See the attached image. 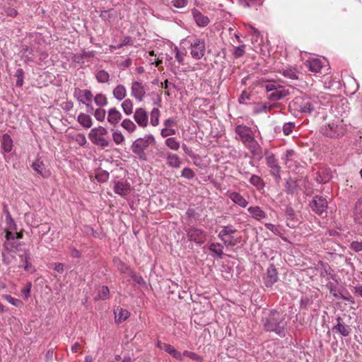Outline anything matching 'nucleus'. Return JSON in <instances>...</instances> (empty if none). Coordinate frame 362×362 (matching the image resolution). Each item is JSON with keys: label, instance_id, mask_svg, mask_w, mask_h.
Segmentation results:
<instances>
[{"label": "nucleus", "instance_id": "obj_6", "mask_svg": "<svg viewBox=\"0 0 362 362\" xmlns=\"http://www.w3.org/2000/svg\"><path fill=\"white\" fill-rule=\"evenodd\" d=\"M346 124L343 119L334 120L321 127L320 132L327 137L337 138L346 132Z\"/></svg>", "mask_w": 362, "mask_h": 362}, {"label": "nucleus", "instance_id": "obj_38", "mask_svg": "<svg viewBox=\"0 0 362 362\" xmlns=\"http://www.w3.org/2000/svg\"><path fill=\"white\" fill-rule=\"evenodd\" d=\"M20 257L21 258V261L24 263V269L27 272H33L35 270L30 262V257L29 252H25L24 255H20Z\"/></svg>", "mask_w": 362, "mask_h": 362}, {"label": "nucleus", "instance_id": "obj_29", "mask_svg": "<svg viewBox=\"0 0 362 362\" xmlns=\"http://www.w3.org/2000/svg\"><path fill=\"white\" fill-rule=\"evenodd\" d=\"M115 322L119 323L125 321L129 317V312L122 308H117L115 311Z\"/></svg>", "mask_w": 362, "mask_h": 362}, {"label": "nucleus", "instance_id": "obj_27", "mask_svg": "<svg viewBox=\"0 0 362 362\" xmlns=\"http://www.w3.org/2000/svg\"><path fill=\"white\" fill-rule=\"evenodd\" d=\"M4 213L6 214L5 218V230H16L17 226L15 221L12 218L10 212L8 211L6 207H4Z\"/></svg>", "mask_w": 362, "mask_h": 362}, {"label": "nucleus", "instance_id": "obj_24", "mask_svg": "<svg viewBox=\"0 0 362 362\" xmlns=\"http://www.w3.org/2000/svg\"><path fill=\"white\" fill-rule=\"evenodd\" d=\"M122 119L121 112L116 108L112 107L107 113V121L111 124H117Z\"/></svg>", "mask_w": 362, "mask_h": 362}, {"label": "nucleus", "instance_id": "obj_64", "mask_svg": "<svg viewBox=\"0 0 362 362\" xmlns=\"http://www.w3.org/2000/svg\"><path fill=\"white\" fill-rule=\"evenodd\" d=\"M109 288L107 286H102L98 292V296L100 299H105L109 296Z\"/></svg>", "mask_w": 362, "mask_h": 362}, {"label": "nucleus", "instance_id": "obj_56", "mask_svg": "<svg viewBox=\"0 0 362 362\" xmlns=\"http://www.w3.org/2000/svg\"><path fill=\"white\" fill-rule=\"evenodd\" d=\"M72 61L74 63L79 64L81 67L85 63V60L81 52L74 54L72 57Z\"/></svg>", "mask_w": 362, "mask_h": 362}, {"label": "nucleus", "instance_id": "obj_40", "mask_svg": "<svg viewBox=\"0 0 362 362\" xmlns=\"http://www.w3.org/2000/svg\"><path fill=\"white\" fill-rule=\"evenodd\" d=\"M294 155H295L294 151L289 149L286 151L284 156L282 158L285 165L288 168H291V167H292V163L293 161V156Z\"/></svg>", "mask_w": 362, "mask_h": 362}, {"label": "nucleus", "instance_id": "obj_14", "mask_svg": "<svg viewBox=\"0 0 362 362\" xmlns=\"http://www.w3.org/2000/svg\"><path fill=\"white\" fill-rule=\"evenodd\" d=\"M279 280L278 272L274 264L267 268L264 276V284L267 287H272Z\"/></svg>", "mask_w": 362, "mask_h": 362}, {"label": "nucleus", "instance_id": "obj_25", "mask_svg": "<svg viewBox=\"0 0 362 362\" xmlns=\"http://www.w3.org/2000/svg\"><path fill=\"white\" fill-rule=\"evenodd\" d=\"M305 65L310 71L315 73L320 72L322 67V62L317 58H312L307 60Z\"/></svg>", "mask_w": 362, "mask_h": 362}, {"label": "nucleus", "instance_id": "obj_33", "mask_svg": "<svg viewBox=\"0 0 362 362\" xmlns=\"http://www.w3.org/2000/svg\"><path fill=\"white\" fill-rule=\"evenodd\" d=\"M1 146L5 153H9L11 151L13 140L8 134H5L3 135L1 139Z\"/></svg>", "mask_w": 362, "mask_h": 362}, {"label": "nucleus", "instance_id": "obj_45", "mask_svg": "<svg viewBox=\"0 0 362 362\" xmlns=\"http://www.w3.org/2000/svg\"><path fill=\"white\" fill-rule=\"evenodd\" d=\"M94 102L98 106L103 107L107 105V99L103 93H98L94 98Z\"/></svg>", "mask_w": 362, "mask_h": 362}, {"label": "nucleus", "instance_id": "obj_30", "mask_svg": "<svg viewBox=\"0 0 362 362\" xmlns=\"http://www.w3.org/2000/svg\"><path fill=\"white\" fill-rule=\"evenodd\" d=\"M247 211L252 216V218H254L256 220L259 221L266 217L265 212L263 210H262V209L259 206H250L247 209Z\"/></svg>", "mask_w": 362, "mask_h": 362}, {"label": "nucleus", "instance_id": "obj_2", "mask_svg": "<svg viewBox=\"0 0 362 362\" xmlns=\"http://www.w3.org/2000/svg\"><path fill=\"white\" fill-rule=\"evenodd\" d=\"M322 105V101L318 95H304L296 97L290 103L289 108L303 113H310Z\"/></svg>", "mask_w": 362, "mask_h": 362}, {"label": "nucleus", "instance_id": "obj_57", "mask_svg": "<svg viewBox=\"0 0 362 362\" xmlns=\"http://www.w3.org/2000/svg\"><path fill=\"white\" fill-rule=\"evenodd\" d=\"M95 178L101 182H106L109 178V173L105 170H102L100 172H98L96 175Z\"/></svg>", "mask_w": 362, "mask_h": 362}, {"label": "nucleus", "instance_id": "obj_10", "mask_svg": "<svg viewBox=\"0 0 362 362\" xmlns=\"http://www.w3.org/2000/svg\"><path fill=\"white\" fill-rule=\"evenodd\" d=\"M310 206L312 210L317 215L321 216L327 215V201L322 197H315Z\"/></svg>", "mask_w": 362, "mask_h": 362}, {"label": "nucleus", "instance_id": "obj_51", "mask_svg": "<svg viewBox=\"0 0 362 362\" xmlns=\"http://www.w3.org/2000/svg\"><path fill=\"white\" fill-rule=\"evenodd\" d=\"M245 45L243 44L240 46L235 47L233 51V55L235 58H240L245 54Z\"/></svg>", "mask_w": 362, "mask_h": 362}, {"label": "nucleus", "instance_id": "obj_17", "mask_svg": "<svg viewBox=\"0 0 362 362\" xmlns=\"http://www.w3.org/2000/svg\"><path fill=\"white\" fill-rule=\"evenodd\" d=\"M289 94L288 90L281 85L272 93L267 95V98L271 102L282 100Z\"/></svg>", "mask_w": 362, "mask_h": 362}, {"label": "nucleus", "instance_id": "obj_59", "mask_svg": "<svg viewBox=\"0 0 362 362\" xmlns=\"http://www.w3.org/2000/svg\"><path fill=\"white\" fill-rule=\"evenodd\" d=\"M175 59L177 60V62L179 64H183L185 57V53L179 51L177 47H175Z\"/></svg>", "mask_w": 362, "mask_h": 362}, {"label": "nucleus", "instance_id": "obj_32", "mask_svg": "<svg viewBox=\"0 0 362 362\" xmlns=\"http://www.w3.org/2000/svg\"><path fill=\"white\" fill-rule=\"evenodd\" d=\"M354 220L362 225V197L358 199L354 208Z\"/></svg>", "mask_w": 362, "mask_h": 362}, {"label": "nucleus", "instance_id": "obj_52", "mask_svg": "<svg viewBox=\"0 0 362 362\" xmlns=\"http://www.w3.org/2000/svg\"><path fill=\"white\" fill-rule=\"evenodd\" d=\"M112 139L115 143L117 145L122 144L124 141V137L123 134L119 131L113 132Z\"/></svg>", "mask_w": 362, "mask_h": 362}, {"label": "nucleus", "instance_id": "obj_1", "mask_svg": "<svg viewBox=\"0 0 362 362\" xmlns=\"http://www.w3.org/2000/svg\"><path fill=\"white\" fill-rule=\"evenodd\" d=\"M264 329L267 332H273L280 337H284L286 333L288 321L286 315L275 310L269 311L262 320Z\"/></svg>", "mask_w": 362, "mask_h": 362}, {"label": "nucleus", "instance_id": "obj_43", "mask_svg": "<svg viewBox=\"0 0 362 362\" xmlns=\"http://www.w3.org/2000/svg\"><path fill=\"white\" fill-rule=\"evenodd\" d=\"M121 126L130 133L134 132L136 129V124L129 119H124L122 122Z\"/></svg>", "mask_w": 362, "mask_h": 362}, {"label": "nucleus", "instance_id": "obj_15", "mask_svg": "<svg viewBox=\"0 0 362 362\" xmlns=\"http://www.w3.org/2000/svg\"><path fill=\"white\" fill-rule=\"evenodd\" d=\"M134 119L141 127H146L148 124V116L147 112L144 108L139 107L136 109Z\"/></svg>", "mask_w": 362, "mask_h": 362}, {"label": "nucleus", "instance_id": "obj_63", "mask_svg": "<svg viewBox=\"0 0 362 362\" xmlns=\"http://www.w3.org/2000/svg\"><path fill=\"white\" fill-rule=\"evenodd\" d=\"M32 288V283L27 282L25 286L21 289V293L24 295L25 299H28L30 296V290Z\"/></svg>", "mask_w": 362, "mask_h": 362}, {"label": "nucleus", "instance_id": "obj_11", "mask_svg": "<svg viewBox=\"0 0 362 362\" xmlns=\"http://www.w3.org/2000/svg\"><path fill=\"white\" fill-rule=\"evenodd\" d=\"M187 235L190 241H193L197 244L202 245L206 240V233L202 229L190 227L187 230Z\"/></svg>", "mask_w": 362, "mask_h": 362}, {"label": "nucleus", "instance_id": "obj_58", "mask_svg": "<svg viewBox=\"0 0 362 362\" xmlns=\"http://www.w3.org/2000/svg\"><path fill=\"white\" fill-rule=\"evenodd\" d=\"M286 189L289 193H293L296 187V182L292 179H288L285 185Z\"/></svg>", "mask_w": 362, "mask_h": 362}, {"label": "nucleus", "instance_id": "obj_18", "mask_svg": "<svg viewBox=\"0 0 362 362\" xmlns=\"http://www.w3.org/2000/svg\"><path fill=\"white\" fill-rule=\"evenodd\" d=\"M157 346L161 349L165 351V352L170 354L173 358L182 361V354L180 351H177L172 345L163 343L160 341L157 342Z\"/></svg>", "mask_w": 362, "mask_h": 362}, {"label": "nucleus", "instance_id": "obj_53", "mask_svg": "<svg viewBox=\"0 0 362 362\" xmlns=\"http://www.w3.org/2000/svg\"><path fill=\"white\" fill-rule=\"evenodd\" d=\"M181 176L189 180L195 176V173L191 168L186 167L182 170Z\"/></svg>", "mask_w": 362, "mask_h": 362}, {"label": "nucleus", "instance_id": "obj_34", "mask_svg": "<svg viewBox=\"0 0 362 362\" xmlns=\"http://www.w3.org/2000/svg\"><path fill=\"white\" fill-rule=\"evenodd\" d=\"M277 106L278 105L276 103L270 104L269 103H259L257 104L255 112L256 113L267 112Z\"/></svg>", "mask_w": 362, "mask_h": 362}, {"label": "nucleus", "instance_id": "obj_47", "mask_svg": "<svg viewBox=\"0 0 362 362\" xmlns=\"http://www.w3.org/2000/svg\"><path fill=\"white\" fill-rule=\"evenodd\" d=\"M282 74L288 78L296 79L298 78L297 71L293 68H288L282 71Z\"/></svg>", "mask_w": 362, "mask_h": 362}, {"label": "nucleus", "instance_id": "obj_41", "mask_svg": "<svg viewBox=\"0 0 362 362\" xmlns=\"http://www.w3.org/2000/svg\"><path fill=\"white\" fill-rule=\"evenodd\" d=\"M250 182L251 185L257 187V189H262L264 187V182L263 180L256 175H252L250 177Z\"/></svg>", "mask_w": 362, "mask_h": 362}, {"label": "nucleus", "instance_id": "obj_39", "mask_svg": "<svg viewBox=\"0 0 362 362\" xmlns=\"http://www.w3.org/2000/svg\"><path fill=\"white\" fill-rule=\"evenodd\" d=\"M121 106H122V108L124 112L127 115H130L133 113L134 105H133V102L132 101L131 99H129V98L124 99V100L122 102Z\"/></svg>", "mask_w": 362, "mask_h": 362}, {"label": "nucleus", "instance_id": "obj_50", "mask_svg": "<svg viewBox=\"0 0 362 362\" xmlns=\"http://www.w3.org/2000/svg\"><path fill=\"white\" fill-rule=\"evenodd\" d=\"M176 129L173 128L164 127L160 131V135L163 138H166L168 136H173L176 134Z\"/></svg>", "mask_w": 362, "mask_h": 362}, {"label": "nucleus", "instance_id": "obj_4", "mask_svg": "<svg viewBox=\"0 0 362 362\" xmlns=\"http://www.w3.org/2000/svg\"><path fill=\"white\" fill-rule=\"evenodd\" d=\"M155 143L154 136L152 134H146L136 139L131 146V150L140 160H146L147 155L145 150Z\"/></svg>", "mask_w": 362, "mask_h": 362}, {"label": "nucleus", "instance_id": "obj_9", "mask_svg": "<svg viewBox=\"0 0 362 362\" xmlns=\"http://www.w3.org/2000/svg\"><path fill=\"white\" fill-rule=\"evenodd\" d=\"M266 163L270 169L271 175L274 177L276 182L279 183L281 180V167L273 153H267L266 155Z\"/></svg>", "mask_w": 362, "mask_h": 362}, {"label": "nucleus", "instance_id": "obj_42", "mask_svg": "<svg viewBox=\"0 0 362 362\" xmlns=\"http://www.w3.org/2000/svg\"><path fill=\"white\" fill-rule=\"evenodd\" d=\"M160 110L158 108H153L150 114L151 124L156 127L159 124Z\"/></svg>", "mask_w": 362, "mask_h": 362}, {"label": "nucleus", "instance_id": "obj_22", "mask_svg": "<svg viewBox=\"0 0 362 362\" xmlns=\"http://www.w3.org/2000/svg\"><path fill=\"white\" fill-rule=\"evenodd\" d=\"M32 167L35 171L43 177H48L51 175L49 170L46 169L45 164L40 159H36L33 163Z\"/></svg>", "mask_w": 362, "mask_h": 362}, {"label": "nucleus", "instance_id": "obj_37", "mask_svg": "<svg viewBox=\"0 0 362 362\" xmlns=\"http://www.w3.org/2000/svg\"><path fill=\"white\" fill-rule=\"evenodd\" d=\"M95 76L97 81L100 83H107L110 78L109 73L105 70H99L96 71Z\"/></svg>", "mask_w": 362, "mask_h": 362}, {"label": "nucleus", "instance_id": "obj_62", "mask_svg": "<svg viewBox=\"0 0 362 362\" xmlns=\"http://www.w3.org/2000/svg\"><path fill=\"white\" fill-rule=\"evenodd\" d=\"M74 140L78 145L81 146H84L87 142L85 135L81 133L76 135Z\"/></svg>", "mask_w": 362, "mask_h": 362}, {"label": "nucleus", "instance_id": "obj_55", "mask_svg": "<svg viewBox=\"0 0 362 362\" xmlns=\"http://www.w3.org/2000/svg\"><path fill=\"white\" fill-rule=\"evenodd\" d=\"M296 124L294 122H287L283 126V132L285 135H289L293 132Z\"/></svg>", "mask_w": 362, "mask_h": 362}, {"label": "nucleus", "instance_id": "obj_16", "mask_svg": "<svg viewBox=\"0 0 362 362\" xmlns=\"http://www.w3.org/2000/svg\"><path fill=\"white\" fill-rule=\"evenodd\" d=\"M74 96L79 103L86 104V102H91L93 95L90 90H81L76 88L74 92Z\"/></svg>", "mask_w": 362, "mask_h": 362}, {"label": "nucleus", "instance_id": "obj_12", "mask_svg": "<svg viewBox=\"0 0 362 362\" xmlns=\"http://www.w3.org/2000/svg\"><path fill=\"white\" fill-rule=\"evenodd\" d=\"M146 93V86L141 81H134L131 86V95L141 102Z\"/></svg>", "mask_w": 362, "mask_h": 362}, {"label": "nucleus", "instance_id": "obj_36", "mask_svg": "<svg viewBox=\"0 0 362 362\" xmlns=\"http://www.w3.org/2000/svg\"><path fill=\"white\" fill-rule=\"evenodd\" d=\"M165 145L174 151H177L180 147V142L175 137L167 138L165 141Z\"/></svg>", "mask_w": 362, "mask_h": 362}, {"label": "nucleus", "instance_id": "obj_19", "mask_svg": "<svg viewBox=\"0 0 362 362\" xmlns=\"http://www.w3.org/2000/svg\"><path fill=\"white\" fill-rule=\"evenodd\" d=\"M332 330L339 332L343 337H348L351 332L350 327L345 325L340 317L337 318V324L332 327Z\"/></svg>", "mask_w": 362, "mask_h": 362}, {"label": "nucleus", "instance_id": "obj_60", "mask_svg": "<svg viewBox=\"0 0 362 362\" xmlns=\"http://www.w3.org/2000/svg\"><path fill=\"white\" fill-rule=\"evenodd\" d=\"M327 287L329 290V293L332 294L335 298H338L341 293L337 290L334 284L329 282L327 284Z\"/></svg>", "mask_w": 362, "mask_h": 362}, {"label": "nucleus", "instance_id": "obj_28", "mask_svg": "<svg viewBox=\"0 0 362 362\" xmlns=\"http://www.w3.org/2000/svg\"><path fill=\"white\" fill-rule=\"evenodd\" d=\"M113 96L118 101H122L127 96V89L122 84L117 85L112 90Z\"/></svg>", "mask_w": 362, "mask_h": 362}, {"label": "nucleus", "instance_id": "obj_20", "mask_svg": "<svg viewBox=\"0 0 362 362\" xmlns=\"http://www.w3.org/2000/svg\"><path fill=\"white\" fill-rule=\"evenodd\" d=\"M114 191L116 194L124 197L131 192V186L125 181H119L115 184Z\"/></svg>", "mask_w": 362, "mask_h": 362}, {"label": "nucleus", "instance_id": "obj_13", "mask_svg": "<svg viewBox=\"0 0 362 362\" xmlns=\"http://www.w3.org/2000/svg\"><path fill=\"white\" fill-rule=\"evenodd\" d=\"M158 155L160 157L165 158L166 159L167 164L169 167L179 168L182 165V160L177 154L170 152H160Z\"/></svg>", "mask_w": 362, "mask_h": 362}, {"label": "nucleus", "instance_id": "obj_48", "mask_svg": "<svg viewBox=\"0 0 362 362\" xmlns=\"http://www.w3.org/2000/svg\"><path fill=\"white\" fill-rule=\"evenodd\" d=\"M182 354V357L187 356V357L189 358L190 359L197 361V362H202L203 361V358L194 352H192L189 351H185Z\"/></svg>", "mask_w": 362, "mask_h": 362}, {"label": "nucleus", "instance_id": "obj_23", "mask_svg": "<svg viewBox=\"0 0 362 362\" xmlns=\"http://www.w3.org/2000/svg\"><path fill=\"white\" fill-rule=\"evenodd\" d=\"M228 195L229 198L237 205L240 207L245 208L248 202L238 192H228Z\"/></svg>", "mask_w": 362, "mask_h": 362}, {"label": "nucleus", "instance_id": "obj_5", "mask_svg": "<svg viewBox=\"0 0 362 362\" xmlns=\"http://www.w3.org/2000/svg\"><path fill=\"white\" fill-rule=\"evenodd\" d=\"M185 41L189 45L190 55L194 59L199 60L205 55L206 42L204 39L192 35L188 36Z\"/></svg>", "mask_w": 362, "mask_h": 362}, {"label": "nucleus", "instance_id": "obj_44", "mask_svg": "<svg viewBox=\"0 0 362 362\" xmlns=\"http://www.w3.org/2000/svg\"><path fill=\"white\" fill-rule=\"evenodd\" d=\"M3 298L8 302L10 304L17 307L21 308L23 305V302L18 298H15L10 295H4Z\"/></svg>", "mask_w": 362, "mask_h": 362}, {"label": "nucleus", "instance_id": "obj_7", "mask_svg": "<svg viewBox=\"0 0 362 362\" xmlns=\"http://www.w3.org/2000/svg\"><path fill=\"white\" fill-rule=\"evenodd\" d=\"M107 134V130L103 127H98L92 129L89 134L88 137L90 141L102 148H105L110 145L109 140L106 139L104 136Z\"/></svg>", "mask_w": 362, "mask_h": 362}, {"label": "nucleus", "instance_id": "obj_26", "mask_svg": "<svg viewBox=\"0 0 362 362\" xmlns=\"http://www.w3.org/2000/svg\"><path fill=\"white\" fill-rule=\"evenodd\" d=\"M259 85L264 88L267 93H272L281 86L278 82L275 81H270L264 78L261 79Z\"/></svg>", "mask_w": 362, "mask_h": 362}, {"label": "nucleus", "instance_id": "obj_54", "mask_svg": "<svg viewBox=\"0 0 362 362\" xmlns=\"http://www.w3.org/2000/svg\"><path fill=\"white\" fill-rule=\"evenodd\" d=\"M94 116L95 119L100 122L104 121L105 116H106V112L104 109L102 108H98L95 110L94 112Z\"/></svg>", "mask_w": 362, "mask_h": 362}, {"label": "nucleus", "instance_id": "obj_35", "mask_svg": "<svg viewBox=\"0 0 362 362\" xmlns=\"http://www.w3.org/2000/svg\"><path fill=\"white\" fill-rule=\"evenodd\" d=\"M209 250L221 259L223 256V246L218 243H211L209 245Z\"/></svg>", "mask_w": 362, "mask_h": 362}, {"label": "nucleus", "instance_id": "obj_3", "mask_svg": "<svg viewBox=\"0 0 362 362\" xmlns=\"http://www.w3.org/2000/svg\"><path fill=\"white\" fill-rule=\"evenodd\" d=\"M235 133L254 156L262 157V148L252 135L250 128L245 125H238L235 128Z\"/></svg>", "mask_w": 362, "mask_h": 362}, {"label": "nucleus", "instance_id": "obj_8", "mask_svg": "<svg viewBox=\"0 0 362 362\" xmlns=\"http://www.w3.org/2000/svg\"><path fill=\"white\" fill-rule=\"evenodd\" d=\"M237 232V230L232 225L223 226L222 230L218 233V237L226 247L234 246L240 243L241 238L234 239L231 235Z\"/></svg>", "mask_w": 362, "mask_h": 362}, {"label": "nucleus", "instance_id": "obj_31", "mask_svg": "<svg viewBox=\"0 0 362 362\" xmlns=\"http://www.w3.org/2000/svg\"><path fill=\"white\" fill-rule=\"evenodd\" d=\"M78 122L84 128H90L93 124V120L90 115L85 113H80L77 118Z\"/></svg>", "mask_w": 362, "mask_h": 362}, {"label": "nucleus", "instance_id": "obj_46", "mask_svg": "<svg viewBox=\"0 0 362 362\" xmlns=\"http://www.w3.org/2000/svg\"><path fill=\"white\" fill-rule=\"evenodd\" d=\"M14 77L16 78V86L21 87L23 85L24 71L22 69H18L15 73Z\"/></svg>", "mask_w": 362, "mask_h": 362}, {"label": "nucleus", "instance_id": "obj_61", "mask_svg": "<svg viewBox=\"0 0 362 362\" xmlns=\"http://www.w3.org/2000/svg\"><path fill=\"white\" fill-rule=\"evenodd\" d=\"M264 226L267 229L271 230L274 234L281 236V230L277 226H274V224L269 223H266L264 224Z\"/></svg>", "mask_w": 362, "mask_h": 362}, {"label": "nucleus", "instance_id": "obj_21", "mask_svg": "<svg viewBox=\"0 0 362 362\" xmlns=\"http://www.w3.org/2000/svg\"><path fill=\"white\" fill-rule=\"evenodd\" d=\"M192 14L196 24L199 27H205L209 23V18L203 15L199 10L196 8L192 9Z\"/></svg>", "mask_w": 362, "mask_h": 362}, {"label": "nucleus", "instance_id": "obj_49", "mask_svg": "<svg viewBox=\"0 0 362 362\" xmlns=\"http://www.w3.org/2000/svg\"><path fill=\"white\" fill-rule=\"evenodd\" d=\"M241 5L245 7H252L260 5L263 0H239Z\"/></svg>", "mask_w": 362, "mask_h": 362}]
</instances>
